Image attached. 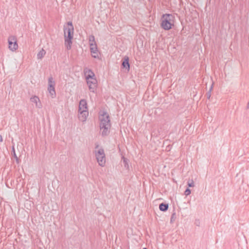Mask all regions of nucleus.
Returning <instances> with one entry per match:
<instances>
[{"label": "nucleus", "mask_w": 249, "mask_h": 249, "mask_svg": "<svg viewBox=\"0 0 249 249\" xmlns=\"http://www.w3.org/2000/svg\"><path fill=\"white\" fill-rule=\"evenodd\" d=\"M100 129L101 135L103 137L107 136L110 133L111 127L110 120L108 114L106 112H103L99 116Z\"/></svg>", "instance_id": "nucleus-1"}, {"label": "nucleus", "mask_w": 249, "mask_h": 249, "mask_svg": "<svg viewBox=\"0 0 249 249\" xmlns=\"http://www.w3.org/2000/svg\"><path fill=\"white\" fill-rule=\"evenodd\" d=\"M74 28L71 21L67 22V27H64L65 45L67 50L71 47L72 39L73 37Z\"/></svg>", "instance_id": "nucleus-2"}, {"label": "nucleus", "mask_w": 249, "mask_h": 249, "mask_svg": "<svg viewBox=\"0 0 249 249\" xmlns=\"http://www.w3.org/2000/svg\"><path fill=\"white\" fill-rule=\"evenodd\" d=\"M88 73V74L86 76L87 84L88 85L89 90L95 93L97 87V81L94 77L95 74L92 70L89 69Z\"/></svg>", "instance_id": "nucleus-3"}, {"label": "nucleus", "mask_w": 249, "mask_h": 249, "mask_svg": "<svg viewBox=\"0 0 249 249\" xmlns=\"http://www.w3.org/2000/svg\"><path fill=\"white\" fill-rule=\"evenodd\" d=\"M173 18L174 17L171 14H163L161 18L160 26L161 28L165 30H169L171 29L172 26L174 25Z\"/></svg>", "instance_id": "nucleus-4"}, {"label": "nucleus", "mask_w": 249, "mask_h": 249, "mask_svg": "<svg viewBox=\"0 0 249 249\" xmlns=\"http://www.w3.org/2000/svg\"><path fill=\"white\" fill-rule=\"evenodd\" d=\"M94 152L99 165L104 167L106 164V155L104 149L100 148L97 150H95Z\"/></svg>", "instance_id": "nucleus-5"}, {"label": "nucleus", "mask_w": 249, "mask_h": 249, "mask_svg": "<svg viewBox=\"0 0 249 249\" xmlns=\"http://www.w3.org/2000/svg\"><path fill=\"white\" fill-rule=\"evenodd\" d=\"M8 42L9 48L12 51H15L18 48L17 38L14 36H11L8 37Z\"/></svg>", "instance_id": "nucleus-6"}, {"label": "nucleus", "mask_w": 249, "mask_h": 249, "mask_svg": "<svg viewBox=\"0 0 249 249\" xmlns=\"http://www.w3.org/2000/svg\"><path fill=\"white\" fill-rule=\"evenodd\" d=\"M79 114L78 115V118L79 120L82 122H85L89 115V112L88 110H82L79 111Z\"/></svg>", "instance_id": "nucleus-7"}, {"label": "nucleus", "mask_w": 249, "mask_h": 249, "mask_svg": "<svg viewBox=\"0 0 249 249\" xmlns=\"http://www.w3.org/2000/svg\"><path fill=\"white\" fill-rule=\"evenodd\" d=\"M90 50L93 57L95 58H98V51L96 44H90Z\"/></svg>", "instance_id": "nucleus-8"}, {"label": "nucleus", "mask_w": 249, "mask_h": 249, "mask_svg": "<svg viewBox=\"0 0 249 249\" xmlns=\"http://www.w3.org/2000/svg\"><path fill=\"white\" fill-rule=\"evenodd\" d=\"M82 110H88L87 103L85 99H82L79 102L78 111Z\"/></svg>", "instance_id": "nucleus-9"}, {"label": "nucleus", "mask_w": 249, "mask_h": 249, "mask_svg": "<svg viewBox=\"0 0 249 249\" xmlns=\"http://www.w3.org/2000/svg\"><path fill=\"white\" fill-rule=\"evenodd\" d=\"M122 67L123 68H125L127 71L129 70L130 69V65L129 63V58L127 56H126L124 58L123 62L122 63Z\"/></svg>", "instance_id": "nucleus-10"}, {"label": "nucleus", "mask_w": 249, "mask_h": 249, "mask_svg": "<svg viewBox=\"0 0 249 249\" xmlns=\"http://www.w3.org/2000/svg\"><path fill=\"white\" fill-rule=\"evenodd\" d=\"M48 90L53 98L55 97L56 93L54 87L50 85V86H48Z\"/></svg>", "instance_id": "nucleus-11"}, {"label": "nucleus", "mask_w": 249, "mask_h": 249, "mask_svg": "<svg viewBox=\"0 0 249 249\" xmlns=\"http://www.w3.org/2000/svg\"><path fill=\"white\" fill-rule=\"evenodd\" d=\"M169 206L167 203H161L159 205V209L161 211L166 212L168 209Z\"/></svg>", "instance_id": "nucleus-12"}, {"label": "nucleus", "mask_w": 249, "mask_h": 249, "mask_svg": "<svg viewBox=\"0 0 249 249\" xmlns=\"http://www.w3.org/2000/svg\"><path fill=\"white\" fill-rule=\"evenodd\" d=\"M46 53V51L43 49H42L41 51H40L37 54V58L38 59H42L43 58V57L44 56V55Z\"/></svg>", "instance_id": "nucleus-13"}, {"label": "nucleus", "mask_w": 249, "mask_h": 249, "mask_svg": "<svg viewBox=\"0 0 249 249\" xmlns=\"http://www.w3.org/2000/svg\"><path fill=\"white\" fill-rule=\"evenodd\" d=\"M30 101L33 102V103H36V106L37 107H38L39 108H40V107L38 106V105H37V102L39 101V99L38 98V97L36 96H35L34 97H32L31 98H30Z\"/></svg>", "instance_id": "nucleus-14"}, {"label": "nucleus", "mask_w": 249, "mask_h": 249, "mask_svg": "<svg viewBox=\"0 0 249 249\" xmlns=\"http://www.w3.org/2000/svg\"><path fill=\"white\" fill-rule=\"evenodd\" d=\"M89 46H90V44H96L95 41V37L93 35H91L89 36Z\"/></svg>", "instance_id": "nucleus-15"}, {"label": "nucleus", "mask_w": 249, "mask_h": 249, "mask_svg": "<svg viewBox=\"0 0 249 249\" xmlns=\"http://www.w3.org/2000/svg\"><path fill=\"white\" fill-rule=\"evenodd\" d=\"M12 155L14 157V158L16 159L17 163H18L19 160L18 157H17V155L16 154V152H15V150L14 147H13V148H12Z\"/></svg>", "instance_id": "nucleus-16"}, {"label": "nucleus", "mask_w": 249, "mask_h": 249, "mask_svg": "<svg viewBox=\"0 0 249 249\" xmlns=\"http://www.w3.org/2000/svg\"><path fill=\"white\" fill-rule=\"evenodd\" d=\"M50 85L53 86V87L55 86V82L52 76L50 77L48 79V86H50Z\"/></svg>", "instance_id": "nucleus-17"}, {"label": "nucleus", "mask_w": 249, "mask_h": 249, "mask_svg": "<svg viewBox=\"0 0 249 249\" xmlns=\"http://www.w3.org/2000/svg\"><path fill=\"white\" fill-rule=\"evenodd\" d=\"M176 218H177V214H176V213H173L172 214L171 218H170V223H174L175 221Z\"/></svg>", "instance_id": "nucleus-18"}, {"label": "nucleus", "mask_w": 249, "mask_h": 249, "mask_svg": "<svg viewBox=\"0 0 249 249\" xmlns=\"http://www.w3.org/2000/svg\"><path fill=\"white\" fill-rule=\"evenodd\" d=\"M213 85L211 86L209 90L206 93L205 96L206 97L207 99H209L211 96V91L213 89Z\"/></svg>", "instance_id": "nucleus-19"}, {"label": "nucleus", "mask_w": 249, "mask_h": 249, "mask_svg": "<svg viewBox=\"0 0 249 249\" xmlns=\"http://www.w3.org/2000/svg\"><path fill=\"white\" fill-rule=\"evenodd\" d=\"M128 160L127 159L124 158V157L123 158V162L124 164V167L125 168L128 167Z\"/></svg>", "instance_id": "nucleus-20"}, {"label": "nucleus", "mask_w": 249, "mask_h": 249, "mask_svg": "<svg viewBox=\"0 0 249 249\" xmlns=\"http://www.w3.org/2000/svg\"><path fill=\"white\" fill-rule=\"evenodd\" d=\"M190 194H191V190L189 188H187L184 192V195L186 196H187L189 195Z\"/></svg>", "instance_id": "nucleus-21"}, {"label": "nucleus", "mask_w": 249, "mask_h": 249, "mask_svg": "<svg viewBox=\"0 0 249 249\" xmlns=\"http://www.w3.org/2000/svg\"><path fill=\"white\" fill-rule=\"evenodd\" d=\"M194 182L193 181V180H191V181L190 182H188V186L189 187H193L194 186Z\"/></svg>", "instance_id": "nucleus-22"}, {"label": "nucleus", "mask_w": 249, "mask_h": 249, "mask_svg": "<svg viewBox=\"0 0 249 249\" xmlns=\"http://www.w3.org/2000/svg\"><path fill=\"white\" fill-rule=\"evenodd\" d=\"M99 144H98V143H95V149H97V148H99Z\"/></svg>", "instance_id": "nucleus-23"}, {"label": "nucleus", "mask_w": 249, "mask_h": 249, "mask_svg": "<svg viewBox=\"0 0 249 249\" xmlns=\"http://www.w3.org/2000/svg\"><path fill=\"white\" fill-rule=\"evenodd\" d=\"M195 224H196V225L198 226L199 224V221L198 220H197V221L196 220V221L195 222Z\"/></svg>", "instance_id": "nucleus-24"}, {"label": "nucleus", "mask_w": 249, "mask_h": 249, "mask_svg": "<svg viewBox=\"0 0 249 249\" xmlns=\"http://www.w3.org/2000/svg\"><path fill=\"white\" fill-rule=\"evenodd\" d=\"M3 141V138L1 135H0V142H2Z\"/></svg>", "instance_id": "nucleus-25"}, {"label": "nucleus", "mask_w": 249, "mask_h": 249, "mask_svg": "<svg viewBox=\"0 0 249 249\" xmlns=\"http://www.w3.org/2000/svg\"><path fill=\"white\" fill-rule=\"evenodd\" d=\"M247 108H249V102H248V103L247 104Z\"/></svg>", "instance_id": "nucleus-26"}, {"label": "nucleus", "mask_w": 249, "mask_h": 249, "mask_svg": "<svg viewBox=\"0 0 249 249\" xmlns=\"http://www.w3.org/2000/svg\"><path fill=\"white\" fill-rule=\"evenodd\" d=\"M142 249H147L146 248H144Z\"/></svg>", "instance_id": "nucleus-27"}]
</instances>
